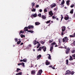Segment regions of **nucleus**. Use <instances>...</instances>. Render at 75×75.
Returning <instances> with one entry per match:
<instances>
[{
  "instance_id": "f257e3e1",
  "label": "nucleus",
  "mask_w": 75,
  "mask_h": 75,
  "mask_svg": "<svg viewBox=\"0 0 75 75\" xmlns=\"http://www.w3.org/2000/svg\"><path fill=\"white\" fill-rule=\"evenodd\" d=\"M68 40V38L67 37H65L63 39L62 42H67Z\"/></svg>"
},
{
  "instance_id": "f03ea898",
  "label": "nucleus",
  "mask_w": 75,
  "mask_h": 75,
  "mask_svg": "<svg viewBox=\"0 0 75 75\" xmlns=\"http://www.w3.org/2000/svg\"><path fill=\"white\" fill-rule=\"evenodd\" d=\"M42 72V69L40 70L37 74V75H41Z\"/></svg>"
},
{
  "instance_id": "7ed1b4c3",
  "label": "nucleus",
  "mask_w": 75,
  "mask_h": 75,
  "mask_svg": "<svg viewBox=\"0 0 75 75\" xmlns=\"http://www.w3.org/2000/svg\"><path fill=\"white\" fill-rule=\"evenodd\" d=\"M69 51H70V49H69V47H68L67 49L66 50V53L67 54H69Z\"/></svg>"
},
{
  "instance_id": "20e7f679",
  "label": "nucleus",
  "mask_w": 75,
  "mask_h": 75,
  "mask_svg": "<svg viewBox=\"0 0 75 75\" xmlns=\"http://www.w3.org/2000/svg\"><path fill=\"white\" fill-rule=\"evenodd\" d=\"M71 71H69V70H68L66 71L65 75H69V74H71Z\"/></svg>"
},
{
  "instance_id": "39448f33",
  "label": "nucleus",
  "mask_w": 75,
  "mask_h": 75,
  "mask_svg": "<svg viewBox=\"0 0 75 75\" xmlns=\"http://www.w3.org/2000/svg\"><path fill=\"white\" fill-rule=\"evenodd\" d=\"M66 29V28L65 26H62V32H64L65 31V29Z\"/></svg>"
},
{
  "instance_id": "423d86ee",
  "label": "nucleus",
  "mask_w": 75,
  "mask_h": 75,
  "mask_svg": "<svg viewBox=\"0 0 75 75\" xmlns=\"http://www.w3.org/2000/svg\"><path fill=\"white\" fill-rule=\"evenodd\" d=\"M49 14L51 16H53L54 13H52V11H49Z\"/></svg>"
},
{
  "instance_id": "0eeeda50",
  "label": "nucleus",
  "mask_w": 75,
  "mask_h": 75,
  "mask_svg": "<svg viewBox=\"0 0 75 75\" xmlns=\"http://www.w3.org/2000/svg\"><path fill=\"white\" fill-rule=\"evenodd\" d=\"M42 49L43 50V51L44 52H45V51H46V49H47V48H46V47L45 46H42Z\"/></svg>"
},
{
  "instance_id": "6e6552de",
  "label": "nucleus",
  "mask_w": 75,
  "mask_h": 75,
  "mask_svg": "<svg viewBox=\"0 0 75 75\" xmlns=\"http://www.w3.org/2000/svg\"><path fill=\"white\" fill-rule=\"evenodd\" d=\"M66 17H64V19L65 20H68L69 19V16L68 15H67L66 16Z\"/></svg>"
},
{
  "instance_id": "1a4fd4ad",
  "label": "nucleus",
  "mask_w": 75,
  "mask_h": 75,
  "mask_svg": "<svg viewBox=\"0 0 75 75\" xmlns=\"http://www.w3.org/2000/svg\"><path fill=\"white\" fill-rule=\"evenodd\" d=\"M56 6V4H52L51 6L50 7H51L52 8H53V7H54Z\"/></svg>"
},
{
  "instance_id": "9d476101",
  "label": "nucleus",
  "mask_w": 75,
  "mask_h": 75,
  "mask_svg": "<svg viewBox=\"0 0 75 75\" xmlns=\"http://www.w3.org/2000/svg\"><path fill=\"white\" fill-rule=\"evenodd\" d=\"M37 15L36 13H35L34 14L32 15H31V17H37Z\"/></svg>"
},
{
  "instance_id": "9b49d317",
  "label": "nucleus",
  "mask_w": 75,
  "mask_h": 75,
  "mask_svg": "<svg viewBox=\"0 0 75 75\" xmlns=\"http://www.w3.org/2000/svg\"><path fill=\"white\" fill-rule=\"evenodd\" d=\"M27 28H28V29H30L31 28H34V26L33 25L29 26L27 27Z\"/></svg>"
},
{
  "instance_id": "f8f14e48",
  "label": "nucleus",
  "mask_w": 75,
  "mask_h": 75,
  "mask_svg": "<svg viewBox=\"0 0 75 75\" xmlns=\"http://www.w3.org/2000/svg\"><path fill=\"white\" fill-rule=\"evenodd\" d=\"M24 31L25 32V31L28 32V28H27V27H25L24 29Z\"/></svg>"
},
{
  "instance_id": "ddd939ff",
  "label": "nucleus",
  "mask_w": 75,
  "mask_h": 75,
  "mask_svg": "<svg viewBox=\"0 0 75 75\" xmlns=\"http://www.w3.org/2000/svg\"><path fill=\"white\" fill-rule=\"evenodd\" d=\"M41 57V54H40L39 55H38L37 56V60H38V59H39Z\"/></svg>"
},
{
  "instance_id": "4468645a",
  "label": "nucleus",
  "mask_w": 75,
  "mask_h": 75,
  "mask_svg": "<svg viewBox=\"0 0 75 75\" xmlns=\"http://www.w3.org/2000/svg\"><path fill=\"white\" fill-rule=\"evenodd\" d=\"M69 2H70V0H68L67 1L66 4H67V5L69 6Z\"/></svg>"
},
{
  "instance_id": "2eb2a0df",
  "label": "nucleus",
  "mask_w": 75,
  "mask_h": 75,
  "mask_svg": "<svg viewBox=\"0 0 75 75\" xmlns=\"http://www.w3.org/2000/svg\"><path fill=\"white\" fill-rule=\"evenodd\" d=\"M64 3H65V1L64 0H63L62 2L61 3V4H60V5L62 6V5L64 4Z\"/></svg>"
},
{
  "instance_id": "dca6fc26",
  "label": "nucleus",
  "mask_w": 75,
  "mask_h": 75,
  "mask_svg": "<svg viewBox=\"0 0 75 75\" xmlns=\"http://www.w3.org/2000/svg\"><path fill=\"white\" fill-rule=\"evenodd\" d=\"M42 18L44 20H45V19H46V16L44 15H42Z\"/></svg>"
},
{
  "instance_id": "f3484780",
  "label": "nucleus",
  "mask_w": 75,
  "mask_h": 75,
  "mask_svg": "<svg viewBox=\"0 0 75 75\" xmlns=\"http://www.w3.org/2000/svg\"><path fill=\"white\" fill-rule=\"evenodd\" d=\"M35 74V71H31V74H32V75Z\"/></svg>"
},
{
  "instance_id": "a211bd4d",
  "label": "nucleus",
  "mask_w": 75,
  "mask_h": 75,
  "mask_svg": "<svg viewBox=\"0 0 75 75\" xmlns=\"http://www.w3.org/2000/svg\"><path fill=\"white\" fill-rule=\"evenodd\" d=\"M39 24H40V23H39V22H36L35 23L36 25H38Z\"/></svg>"
},
{
  "instance_id": "6ab92c4d",
  "label": "nucleus",
  "mask_w": 75,
  "mask_h": 75,
  "mask_svg": "<svg viewBox=\"0 0 75 75\" xmlns=\"http://www.w3.org/2000/svg\"><path fill=\"white\" fill-rule=\"evenodd\" d=\"M20 65H22V66H23V67H24L25 66L24 65V63L23 62H22V63H20Z\"/></svg>"
},
{
  "instance_id": "aec40b11",
  "label": "nucleus",
  "mask_w": 75,
  "mask_h": 75,
  "mask_svg": "<svg viewBox=\"0 0 75 75\" xmlns=\"http://www.w3.org/2000/svg\"><path fill=\"white\" fill-rule=\"evenodd\" d=\"M53 46H52V47H50V51L51 52L52 51V50H53Z\"/></svg>"
},
{
  "instance_id": "412c9836",
  "label": "nucleus",
  "mask_w": 75,
  "mask_h": 75,
  "mask_svg": "<svg viewBox=\"0 0 75 75\" xmlns=\"http://www.w3.org/2000/svg\"><path fill=\"white\" fill-rule=\"evenodd\" d=\"M28 33H33L34 31L32 30H29L28 31Z\"/></svg>"
},
{
  "instance_id": "4be33fe9",
  "label": "nucleus",
  "mask_w": 75,
  "mask_h": 75,
  "mask_svg": "<svg viewBox=\"0 0 75 75\" xmlns=\"http://www.w3.org/2000/svg\"><path fill=\"white\" fill-rule=\"evenodd\" d=\"M45 62L46 65H50V63L48 62Z\"/></svg>"
},
{
  "instance_id": "5701e85b",
  "label": "nucleus",
  "mask_w": 75,
  "mask_h": 75,
  "mask_svg": "<svg viewBox=\"0 0 75 75\" xmlns=\"http://www.w3.org/2000/svg\"><path fill=\"white\" fill-rule=\"evenodd\" d=\"M73 13H74V9H72L70 11V13L71 14H73Z\"/></svg>"
},
{
  "instance_id": "b1692460",
  "label": "nucleus",
  "mask_w": 75,
  "mask_h": 75,
  "mask_svg": "<svg viewBox=\"0 0 75 75\" xmlns=\"http://www.w3.org/2000/svg\"><path fill=\"white\" fill-rule=\"evenodd\" d=\"M41 50H42V47H39V49H38V51H41Z\"/></svg>"
},
{
  "instance_id": "393cba45",
  "label": "nucleus",
  "mask_w": 75,
  "mask_h": 75,
  "mask_svg": "<svg viewBox=\"0 0 75 75\" xmlns=\"http://www.w3.org/2000/svg\"><path fill=\"white\" fill-rule=\"evenodd\" d=\"M20 37L21 38H23V37H25V35L23 34H21L20 35Z\"/></svg>"
},
{
  "instance_id": "a878e982",
  "label": "nucleus",
  "mask_w": 75,
  "mask_h": 75,
  "mask_svg": "<svg viewBox=\"0 0 75 75\" xmlns=\"http://www.w3.org/2000/svg\"><path fill=\"white\" fill-rule=\"evenodd\" d=\"M24 33V31H21L19 33V34H23V33Z\"/></svg>"
},
{
  "instance_id": "bb28decb",
  "label": "nucleus",
  "mask_w": 75,
  "mask_h": 75,
  "mask_svg": "<svg viewBox=\"0 0 75 75\" xmlns=\"http://www.w3.org/2000/svg\"><path fill=\"white\" fill-rule=\"evenodd\" d=\"M21 40H20L19 41H18V42H17V44H20V43H21Z\"/></svg>"
},
{
  "instance_id": "cd10ccee",
  "label": "nucleus",
  "mask_w": 75,
  "mask_h": 75,
  "mask_svg": "<svg viewBox=\"0 0 75 75\" xmlns=\"http://www.w3.org/2000/svg\"><path fill=\"white\" fill-rule=\"evenodd\" d=\"M57 16H56V17H55V16H52V19H56V18H57Z\"/></svg>"
},
{
  "instance_id": "c85d7f7f",
  "label": "nucleus",
  "mask_w": 75,
  "mask_h": 75,
  "mask_svg": "<svg viewBox=\"0 0 75 75\" xmlns=\"http://www.w3.org/2000/svg\"><path fill=\"white\" fill-rule=\"evenodd\" d=\"M51 54H49V57H48V59H51Z\"/></svg>"
},
{
  "instance_id": "c756f323",
  "label": "nucleus",
  "mask_w": 75,
  "mask_h": 75,
  "mask_svg": "<svg viewBox=\"0 0 75 75\" xmlns=\"http://www.w3.org/2000/svg\"><path fill=\"white\" fill-rule=\"evenodd\" d=\"M56 44H56V43H55V42H53L51 44L52 45V46H53L54 45H56Z\"/></svg>"
},
{
  "instance_id": "7c9ffc66",
  "label": "nucleus",
  "mask_w": 75,
  "mask_h": 75,
  "mask_svg": "<svg viewBox=\"0 0 75 75\" xmlns=\"http://www.w3.org/2000/svg\"><path fill=\"white\" fill-rule=\"evenodd\" d=\"M31 4L33 7V6H35V3H34V2H33Z\"/></svg>"
},
{
  "instance_id": "2f4dec72",
  "label": "nucleus",
  "mask_w": 75,
  "mask_h": 75,
  "mask_svg": "<svg viewBox=\"0 0 75 75\" xmlns=\"http://www.w3.org/2000/svg\"><path fill=\"white\" fill-rule=\"evenodd\" d=\"M70 61L73 60V58H72V57L71 56H70Z\"/></svg>"
},
{
  "instance_id": "473e14b6",
  "label": "nucleus",
  "mask_w": 75,
  "mask_h": 75,
  "mask_svg": "<svg viewBox=\"0 0 75 75\" xmlns=\"http://www.w3.org/2000/svg\"><path fill=\"white\" fill-rule=\"evenodd\" d=\"M71 53H72L73 54H74V53H75V50H74L71 51Z\"/></svg>"
},
{
  "instance_id": "72a5a7b5",
  "label": "nucleus",
  "mask_w": 75,
  "mask_h": 75,
  "mask_svg": "<svg viewBox=\"0 0 75 75\" xmlns=\"http://www.w3.org/2000/svg\"><path fill=\"white\" fill-rule=\"evenodd\" d=\"M41 46V45L40 44H38V47H37V48H38L40 47Z\"/></svg>"
},
{
  "instance_id": "f704fd0d",
  "label": "nucleus",
  "mask_w": 75,
  "mask_h": 75,
  "mask_svg": "<svg viewBox=\"0 0 75 75\" xmlns=\"http://www.w3.org/2000/svg\"><path fill=\"white\" fill-rule=\"evenodd\" d=\"M53 41V40H50L49 41V43H51Z\"/></svg>"
},
{
  "instance_id": "c9c22d12",
  "label": "nucleus",
  "mask_w": 75,
  "mask_h": 75,
  "mask_svg": "<svg viewBox=\"0 0 75 75\" xmlns=\"http://www.w3.org/2000/svg\"><path fill=\"white\" fill-rule=\"evenodd\" d=\"M61 21L62 20V19H63V18H64V16H62V15H61Z\"/></svg>"
},
{
  "instance_id": "e433bc0d",
  "label": "nucleus",
  "mask_w": 75,
  "mask_h": 75,
  "mask_svg": "<svg viewBox=\"0 0 75 75\" xmlns=\"http://www.w3.org/2000/svg\"><path fill=\"white\" fill-rule=\"evenodd\" d=\"M70 74H71V75H74V72L71 71V72H70Z\"/></svg>"
},
{
  "instance_id": "4c0bfd02",
  "label": "nucleus",
  "mask_w": 75,
  "mask_h": 75,
  "mask_svg": "<svg viewBox=\"0 0 75 75\" xmlns=\"http://www.w3.org/2000/svg\"><path fill=\"white\" fill-rule=\"evenodd\" d=\"M33 44H34V45H36V44H37V41L35 40V42H34V43Z\"/></svg>"
},
{
  "instance_id": "58836bf2",
  "label": "nucleus",
  "mask_w": 75,
  "mask_h": 75,
  "mask_svg": "<svg viewBox=\"0 0 75 75\" xmlns=\"http://www.w3.org/2000/svg\"><path fill=\"white\" fill-rule=\"evenodd\" d=\"M69 37L70 38H74V35H69Z\"/></svg>"
},
{
  "instance_id": "ea45409f",
  "label": "nucleus",
  "mask_w": 75,
  "mask_h": 75,
  "mask_svg": "<svg viewBox=\"0 0 75 75\" xmlns=\"http://www.w3.org/2000/svg\"><path fill=\"white\" fill-rule=\"evenodd\" d=\"M66 64L67 65H68V59H67L66 61Z\"/></svg>"
},
{
  "instance_id": "a19ab883",
  "label": "nucleus",
  "mask_w": 75,
  "mask_h": 75,
  "mask_svg": "<svg viewBox=\"0 0 75 75\" xmlns=\"http://www.w3.org/2000/svg\"><path fill=\"white\" fill-rule=\"evenodd\" d=\"M50 22H51V20L47 21L46 23L47 24H48V23H50Z\"/></svg>"
},
{
  "instance_id": "79ce46f5",
  "label": "nucleus",
  "mask_w": 75,
  "mask_h": 75,
  "mask_svg": "<svg viewBox=\"0 0 75 75\" xmlns=\"http://www.w3.org/2000/svg\"><path fill=\"white\" fill-rule=\"evenodd\" d=\"M18 75H22V72H19L18 73Z\"/></svg>"
},
{
  "instance_id": "37998d69",
  "label": "nucleus",
  "mask_w": 75,
  "mask_h": 75,
  "mask_svg": "<svg viewBox=\"0 0 75 75\" xmlns=\"http://www.w3.org/2000/svg\"><path fill=\"white\" fill-rule=\"evenodd\" d=\"M74 6H75V5L73 4V5H71L70 6V7H71V8H73V7H74Z\"/></svg>"
},
{
  "instance_id": "c03bdc74",
  "label": "nucleus",
  "mask_w": 75,
  "mask_h": 75,
  "mask_svg": "<svg viewBox=\"0 0 75 75\" xmlns=\"http://www.w3.org/2000/svg\"><path fill=\"white\" fill-rule=\"evenodd\" d=\"M32 11L35 12V9L33 8L32 10Z\"/></svg>"
},
{
  "instance_id": "a18cd8bd",
  "label": "nucleus",
  "mask_w": 75,
  "mask_h": 75,
  "mask_svg": "<svg viewBox=\"0 0 75 75\" xmlns=\"http://www.w3.org/2000/svg\"><path fill=\"white\" fill-rule=\"evenodd\" d=\"M20 70H21V69H19L18 68L17 69V72H18V71H20Z\"/></svg>"
},
{
  "instance_id": "49530a36",
  "label": "nucleus",
  "mask_w": 75,
  "mask_h": 75,
  "mask_svg": "<svg viewBox=\"0 0 75 75\" xmlns=\"http://www.w3.org/2000/svg\"><path fill=\"white\" fill-rule=\"evenodd\" d=\"M26 61L27 60H26V59H23V62H26Z\"/></svg>"
},
{
  "instance_id": "de8ad7c7",
  "label": "nucleus",
  "mask_w": 75,
  "mask_h": 75,
  "mask_svg": "<svg viewBox=\"0 0 75 75\" xmlns=\"http://www.w3.org/2000/svg\"><path fill=\"white\" fill-rule=\"evenodd\" d=\"M15 40L16 42H17L18 41V39L17 38H15Z\"/></svg>"
},
{
  "instance_id": "09e8293b",
  "label": "nucleus",
  "mask_w": 75,
  "mask_h": 75,
  "mask_svg": "<svg viewBox=\"0 0 75 75\" xmlns=\"http://www.w3.org/2000/svg\"><path fill=\"white\" fill-rule=\"evenodd\" d=\"M40 42L41 44H44V42L43 41H41Z\"/></svg>"
},
{
  "instance_id": "8fccbe9b",
  "label": "nucleus",
  "mask_w": 75,
  "mask_h": 75,
  "mask_svg": "<svg viewBox=\"0 0 75 75\" xmlns=\"http://www.w3.org/2000/svg\"><path fill=\"white\" fill-rule=\"evenodd\" d=\"M38 16L39 17H41V14L39 13L38 14Z\"/></svg>"
},
{
  "instance_id": "3c124183",
  "label": "nucleus",
  "mask_w": 75,
  "mask_h": 75,
  "mask_svg": "<svg viewBox=\"0 0 75 75\" xmlns=\"http://www.w3.org/2000/svg\"><path fill=\"white\" fill-rule=\"evenodd\" d=\"M46 12H47V9H45L44 10V13H45V12L46 13Z\"/></svg>"
},
{
  "instance_id": "603ef678",
  "label": "nucleus",
  "mask_w": 75,
  "mask_h": 75,
  "mask_svg": "<svg viewBox=\"0 0 75 75\" xmlns=\"http://www.w3.org/2000/svg\"><path fill=\"white\" fill-rule=\"evenodd\" d=\"M39 11L40 13H41V12L42 11V10L41 9H40Z\"/></svg>"
},
{
  "instance_id": "864d4df0",
  "label": "nucleus",
  "mask_w": 75,
  "mask_h": 75,
  "mask_svg": "<svg viewBox=\"0 0 75 75\" xmlns=\"http://www.w3.org/2000/svg\"><path fill=\"white\" fill-rule=\"evenodd\" d=\"M39 7V5H37L36 6V7H37V8H38Z\"/></svg>"
},
{
  "instance_id": "5fc2aeb1",
  "label": "nucleus",
  "mask_w": 75,
  "mask_h": 75,
  "mask_svg": "<svg viewBox=\"0 0 75 75\" xmlns=\"http://www.w3.org/2000/svg\"><path fill=\"white\" fill-rule=\"evenodd\" d=\"M61 34L62 35H64V32H62L61 33Z\"/></svg>"
},
{
  "instance_id": "6e6d98bb",
  "label": "nucleus",
  "mask_w": 75,
  "mask_h": 75,
  "mask_svg": "<svg viewBox=\"0 0 75 75\" xmlns=\"http://www.w3.org/2000/svg\"><path fill=\"white\" fill-rule=\"evenodd\" d=\"M54 10L55 11H56V10H57V8H54Z\"/></svg>"
},
{
  "instance_id": "4d7b16f0",
  "label": "nucleus",
  "mask_w": 75,
  "mask_h": 75,
  "mask_svg": "<svg viewBox=\"0 0 75 75\" xmlns=\"http://www.w3.org/2000/svg\"><path fill=\"white\" fill-rule=\"evenodd\" d=\"M23 42H21V44H20V45H23Z\"/></svg>"
},
{
  "instance_id": "13d9d810",
  "label": "nucleus",
  "mask_w": 75,
  "mask_h": 75,
  "mask_svg": "<svg viewBox=\"0 0 75 75\" xmlns=\"http://www.w3.org/2000/svg\"><path fill=\"white\" fill-rule=\"evenodd\" d=\"M59 43H61V40H60V39H59Z\"/></svg>"
},
{
  "instance_id": "bf43d9fd",
  "label": "nucleus",
  "mask_w": 75,
  "mask_h": 75,
  "mask_svg": "<svg viewBox=\"0 0 75 75\" xmlns=\"http://www.w3.org/2000/svg\"><path fill=\"white\" fill-rule=\"evenodd\" d=\"M49 67H50V68H52V66L50 65Z\"/></svg>"
},
{
  "instance_id": "052dcab7",
  "label": "nucleus",
  "mask_w": 75,
  "mask_h": 75,
  "mask_svg": "<svg viewBox=\"0 0 75 75\" xmlns=\"http://www.w3.org/2000/svg\"><path fill=\"white\" fill-rule=\"evenodd\" d=\"M28 47H31V45H28Z\"/></svg>"
},
{
  "instance_id": "680f3d73",
  "label": "nucleus",
  "mask_w": 75,
  "mask_h": 75,
  "mask_svg": "<svg viewBox=\"0 0 75 75\" xmlns=\"http://www.w3.org/2000/svg\"><path fill=\"white\" fill-rule=\"evenodd\" d=\"M73 36H74V37H75V33H74L73 34Z\"/></svg>"
},
{
  "instance_id": "e2e57ef3",
  "label": "nucleus",
  "mask_w": 75,
  "mask_h": 75,
  "mask_svg": "<svg viewBox=\"0 0 75 75\" xmlns=\"http://www.w3.org/2000/svg\"><path fill=\"white\" fill-rule=\"evenodd\" d=\"M20 61V62H23V60L21 59Z\"/></svg>"
},
{
  "instance_id": "0e129e2a",
  "label": "nucleus",
  "mask_w": 75,
  "mask_h": 75,
  "mask_svg": "<svg viewBox=\"0 0 75 75\" xmlns=\"http://www.w3.org/2000/svg\"><path fill=\"white\" fill-rule=\"evenodd\" d=\"M57 20V21H58V20H59V19H58V18H56Z\"/></svg>"
},
{
  "instance_id": "69168bd1",
  "label": "nucleus",
  "mask_w": 75,
  "mask_h": 75,
  "mask_svg": "<svg viewBox=\"0 0 75 75\" xmlns=\"http://www.w3.org/2000/svg\"><path fill=\"white\" fill-rule=\"evenodd\" d=\"M52 69H55V67H52Z\"/></svg>"
},
{
  "instance_id": "338daca9",
  "label": "nucleus",
  "mask_w": 75,
  "mask_h": 75,
  "mask_svg": "<svg viewBox=\"0 0 75 75\" xmlns=\"http://www.w3.org/2000/svg\"><path fill=\"white\" fill-rule=\"evenodd\" d=\"M74 44V46H75V41L73 42Z\"/></svg>"
},
{
  "instance_id": "774afa93",
  "label": "nucleus",
  "mask_w": 75,
  "mask_h": 75,
  "mask_svg": "<svg viewBox=\"0 0 75 75\" xmlns=\"http://www.w3.org/2000/svg\"><path fill=\"white\" fill-rule=\"evenodd\" d=\"M58 47V45H55V47Z\"/></svg>"
}]
</instances>
